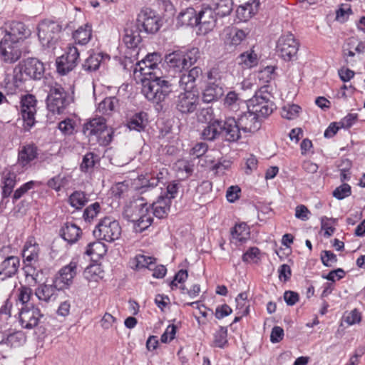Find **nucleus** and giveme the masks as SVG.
<instances>
[{"instance_id":"nucleus-1","label":"nucleus","mask_w":365,"mask_h":365,"mask_svg":"<svg viewBox=\"0 0 365 365\" xmlns=\"http://www.w3.org/2000/svg\"><path fill=\"white\" fill-rule=\"evenodd\" d=\"M161 55L158 52L148 53L133 67L135 78L142 82L141 93L145 98L156 104L165 101L173 92V85L160 69Z\"/></svg>"},{"instance_id":"nucleus-2","label":"nucleus","mask_w":365,"mask_h":365,"mask_svg":"<svg viewBox=\"0 0 365 365\" xmlns=\"http://www.w3.org/2000/svg\"><path fill=\"white\" fill-rule=\"evenodd\" d=\"M200 138L210 142L220 138L228 142H237L240 135L236 120L235 118H227L225 120L211 118L200 132Z\"/></svg>"},{"instance_id":"nucleus-3","label":"nucleus","mask_w":365,"mask_h":365,"mask_svg":"<svg viewBox=\"0 0 365 365\" xmlns=\"http://www.w3.org/2000/svg\"><path fill=\"white\" fill-rule=\"evenodd\" d=\"M122 215L125 220L134 223L137 232L146 230L153 220L150 205L143 197L137 198L125 205Z\"/></svg>"},{"instance_id":"nucleus-4","label":"nucleus","mask_w":365,"mask_h":365,"mask_svg":"<svg viewBox=\"0 0 365 365\" xmlns=\"http://www.w3.org/2000/svg\"><path fill=\"white\" fill-rule=\"evenodd\" d=\"M198 48H182L169 53L165 56L168 68L175 73H182L193 66L200 58Z\"/></svg>"},{"instance_id":"nucleus-5","label":"nucleus","mask_w":365,"mask_h":365,"mask_svg":"<svg viewBox=\"0 0 365 365\" xmlns=\"http://www.w3.org/2000/svg\"><path fill=\"white\" fill-rule=\"evenodd\" d=\"M48 92L46 98L47 108L53 114H61L73 101L71 94L61 85L51 82L46 86Z\"/></svg>"},{"instance_id":"nucleus-6","label":"nucleus","mask_w":365,"mask_h":365,"mask_svg":"<svg viewBox=\"0 0 365 365\" xmlns=\"http://www.w3.org/2000/svg\"><path fill=\"white\" fill-rule=\"evenodd\" d=\"M268 86H262L247 103L248 110L254 112L259 118L269 116L276 108L274 103L271 99L272 96L268 91Z\"/></svg>"},{"instance_id":"nucleus-7","label":"nucleus","mask_w":365,"mask_h":365,"mask_svg":"<svg viewBox=\"0 0 365 365\" xmlns=\"http://www.w3.org/2000/svg\"><path fill=\"white\" fill-rule=\"evenodd\" d=\"M83 132L88 137L96 136L102 145H108L113 139V130L107 126L103 117L94 118L85 123Z\"/></svg>"},{"instance_id":"nucleus-8","label":"nucleus","mask_w":365,"mask_h":365,"mask_svg":"<svg viewBox=\"0 0 365 365\" xmlns=\"http://www.w3.org/2000/svg\"><path fill=\"white\" fill-rule=\"evenodd\" d=\"M121 232L119 222L110 216H106L99 220L93 233L98 240L113 242L120 238Z\"/></svg>"},{"instance_id":"nucleus-9","label":"nucleus","mask_w":365,"mask_h":365,"mask_svg":"<svg viewBox=\"0 0 365 365\" xmlns=\"http://www.w3.org/2000/svg\"><path fill=\"white\" fill-rule=\"evenodd\" d=\"M61 26L55 21L44 20L38 26V37L43 47L54 48L60 36Z\"/></svg>"},{"instance_id":"nucleus-10","label":"nucleus","mask_w":365,"mask_h":365,"mask_svg":"<svg viewBox=\"0 0 365 365\" xmlns=\"http://www.w3.org/2000/svg\"><path fill=\"white\" fill-rule=\"evenodd\" d=\"M160 19L156 12L150 8L141 9L138 14L135 26L147 34L156 33L161 26Z\"/></svg>"},{"instance_id":"nucleus-11","label":"nucleus","mask_w":365,"mask_h":365,"mask_svg":"<svg viewBox=\"0 0 365 365\" xmlns=\"http://www.w3.org/2000/svg\"><path fill=\"white\" fill-rule=\"evenodd\" d=\"M21 56V43L14 41L9 35H4L0 41V57L6 63L17 61Z\"/></svg>"},{"instance_id":"nucleus-12","label":"nucleus","mask_w":365,"mask_h":365,"mask_svg":"<svg viewBox=\"0 0 365 365\" xmlns=\"http://www.w3.org/2000/svg\"><path fill=\"white\" fill-rule=\"evenodd\" d=\"M299 50V43L292 34L282 36L277 42V52L285 61H291L296 59Z\"/></svg>"},{"instance_id":"nucleus-13","label":"nucleus","mask_w":365,"mask_h":365,"mask_svg":"<svg viewBox=\"0 0 365 365\" xmlns=\"http://www.w3.org/2000/svg\"><path fill=\"white\" fill-rule=\"evenodd\" d=\"M79 57L80 52L76 46H68L66 53L56 58L57 72L61 75L68 73L78 65Z\"/></svg>"},{"instance_id":"nucleus-14","label":"nucleus","mask_w":365,"mask_h":365,"mask_svg":"<svg viewBox=\"0 0 365 365\" xmlns=\"http://www.w3.org/2000/svg\"><path fill=\"white\" fill-rule=\"evenodd\" d=\"M219 72L217 68H212L207 73V78L210 81L202 93V101L205 103H211L221 98L224 94V89L220 82L218 77Z\"/></svg>"},{"instance_id":"nucleus-15","label":"nucleus","mask_w":365,"mask_h":365,"mask_svg":"<svg viewBox=\"0 0 365 365\" xmlns=\"http://www.w3.org/2000/svg\"><path fill=\"white\" fill-rule=\"evenodd\" d=\"M36 99L34 96L28 94L21 98V114L25 129H30L35 124Z\"/></svg>"},{"instance_id":"nucleus-16","label":"nucleus","mask_w":365,"mask_h":365,"mask_svg":"<svg viewBox=\"0 0 365 365\" xmlns=\"http://www.w3.org/2000/svg\"><path fill=\"white\" fill-rule=\"evenodd\" d=\"M39 149L33 143L21 145L18 150L17 165L24 170L30 168L38 158Z\"/></svg>"},{"instance_id":"nucleus-17","label":"nucleus","mask_w":365,"mask_h":365,"mask_svg":"<svg viewBox=\"0 0 365 365\" xmlns=\"http://www.w3.org/2000/svg\"><path fill=\"white\" fill-rule=\"evenodd\" d=\"M43 317L40 309L34 304L26 305L20 308L19 321L21 327L24 329H31L36 327Z\"/></svg>"},{"instance_id":"nucleus-18","label":"nucleus","mask_w":365,"mask_h":365,"mask_svg":"<svg viewBox=\"0 0 365 365\" xmlns=\"http://www.w3.org/2000/svg\"><path fill=\"white\" fill-rule=\"evenodd\" d=\"M200 102L197 94L187 91L179 94L176 101V109L183 114L192 113L196 110Z\"/></svg>"},{"instance_id":"nucleus-19","label":"nucleus","mask_w":365,"mask_h":365,"mask_svg":"<svg viewBox=\"0 0 365 365\" xmlns=\"http://www.w3.org/2000/svg\"><path fill=\"white\" fill-rule=\"evenodd\" d=\"M259 117L252 110L242 113L236 120V125L239 131L240 138L241 137L240 130L245 133H255L260 128L261 123Z\"/></svg>"},{"instance_id":"nucleus-20","label":"nucleus","mask_w":365,"mask_h":365,"mask_svg":"<svg viewBox=\"0 0 365 365\" xmlns=\"http://www.w3.org/2000/svg\"><path fill=\"white\" fill-rule=\"evenodd\" d=\"M44 66L36 58H29L20 64V72L31 79L39 80L44 74Z\"/></svg>"},{"instance_id":"nucleus-21","label":"nucleus","mask_w":365,"mask_h":365,"mask_svg":"<svg viewBox=\"0 0 365 365\" xmlns=\"http://www.w3.org/2000/svg\"><path fill=\"white\" fill-rule=\"evenodd\" d=\"M217 22V15L211 6H203L202 9L197 11V26L200 30H203L205 33L212 31Z\"/></svg>"},{"instance_id":"nucleus-22","label":"nucleus","mask_w":365,"mask_h":365,"mask_svg":"<svg viewBox=\"0 0 365 365\" xmlns=\"http://www.w3.org/2000/svg\"><path fill=\"white\" fill-rule=\"evenodd\" d=\"M20 259L17 256L8 255L0 263V279L6 280L14 277L19 272Z\"/></svg>"},{"instance_id":"nucleus-23","label":"nucleus","mask_w":365,"mask_h":365,"mask_svg":"<svg viewBox=\"0 0 365 365\" xmlns=\"http://www.w3.org/2000/svg\"><path fill=\"white\" fill-rule=\"evenodd\" d=\"M202 74L201 68L195 66L187 73H182L179 80L180 87L187 91H192L196 86V81L200 78Z\"/></svg>"},{"instance_id":"nucleus-24","label":"nucleus","mask_w":365,"mask_h":365,"mask_svg":"<svg viewBox=\"0 0 365 365\" xmlns=\"http://www.w3.org/2000/svg\"><path fill=\"white\" fill-rule=\"evenodd\" d=\"M110 56L102 52L89 51L88 57L82 63V69L91 73L97 71L105 61H109Z\"/></svg>"},{"instance_id":"nucleus-25","label":"nucleus","mask_w":365,"mask_h":365,"mask_svg":"<svg viewBox=\"0 0 365 365\" xmlns=\"http://www.w3.org/2000/svg\"><path fill=\"white\" fill-rule=\"evenodd\" d=\"M171 203L172 202L168 197L159 195L156 201L149 204L152 217L155 216L158 219L167 217L170 210Z\"/></svg>"},{"instance_id":"nucleus-26","label":"nucleus","mask_w":365,"mask_h":365,"mask_svg":"<svg viewBox=\"0 0 365 365\" xmlns=\"http://www.w3.org/2000/svg\"><path fill=\"white\" fill-rule=\"evenodd\" d=\"M40 248L34 237H29L26 242L22 251L24 263H37L39 257Z\"/></svg>"},{"instance_id":"nucleus-27","label":"nucleus","mask_w":365,"mask_h":365,"mask_svg":"<svg viewBox=\"0 0 365 365\" xmlns=\"http://www.w3.org/2000/svg\"><path fill=\"white\" fill-rule=\"evenodd\" d=\"M30 30L21 21H13L10 23L9 30L6 31L5 35H9L12 40H17L21 43L24 39L29 36Z\"/></svg>"},{"instance_id":"nucleus-28","label":"nucleus","mask_w":365,"mask_h":365,"mask_svg":"<svg viewBox=\"0 0 365 365\" xmlns=\"http://www.w3.org/2000/svg\"><path fill=\"white\" fill-rule=\"evenodd\" d=\"M81 267L78 265V261L73 259L70 263L59 271L58 280L63 283L65 285H70L73 282V279L78 272L81 270Z\"/></svg>"},{"instance_id":"nucleus-29","label":"nucleus","mask_w":365,"mask_h":365,"mask_svg":"<svg viewBox=\"0 0 365 365\" xmlns=\"http://www.w3.org/2000/svg\"><path fill=\"white\" fill-rule=\"evenodd\" d=\"M247 33L236 27H227L224 29V41L226 45L237 46L245 39Z\"/></svg>"},{"instance_id":"nucleus-30","label":"nucleus","mask_w":365,"mask_h":365,"mask_svg":"<svg viewBox=\"0 0 365 365\" xmlns=\"http://www.w3.org/2000/svg\"><path fill=\"white\" fill-rule=\"evenodd\" d=\"M124 31L125 34L123 38L124 43L128 49H131L135 53V55H138V51L136 48L141 41V36L140 35L141 31L136 26L134 28H126Z\"/></svg>"},{"instance_id":"nucleus-31","label":"nucleus","mask_w":365,"mask_h":365,"mask_svg":"<svg viewBox=\"0 0 365 365\" xmlns=\"http://www.w3.org/2000/svg\"><path fill=\"white\" fill-rule=\"evenodd\" d=\"M260 0H251L240 6L237 10V16L242 21H246L257 13L260 6Z\"/></svg>"},{"instance_id":"nucleus-32","label":"nucleus","mask_w":365,"mask_h":365,"mask_svg":"<svg viewBox=\"0 0 365 365\" xmlns=\"http://www.w3.org/2000/svg\"><path fill=\"white\" fill-rule=\"evenodd\" d=\"M60 234L62 238L70 244L76 242L81 235L79 227L72 222H66L61 227Z\"/></svg>"},{"instance_id":"nucleus-33","label":"nucleus","mask_w":365,"mask_h":365,"mask_svg":"<svg viewBox=\"0 0 365 365\" xmlns=\"http://www.w3.org/2000/svg\"><path fill=\"white\" fill-rule=\"evenodd\" d=\"M3 199L9 197L16 184V174L10 170H4L1 175Z\"/></svg>"},{"instance_id":"nucleus-34","label":"nucleus","mask_w":365,"mask_h":365,"mask_svg":"<svg viewBox=\"0 0 365 365\" xmlns=\"http://www.w3.org/2000/svg\"><path fill=\"white\" fill-rule=\"evenodd\" d=\"M178 21L181 26H197V11L192 7L187 8L179 14Z\"/></svg>"},{"instance_id":"nucleus-35","label":"nucleus","mask_w":365,"mask_h":365,"mask_svg":"<svg viewBox=\"0 0 365 365\" xmlns=\"http://www.w3.org/2000/svg\"><path fill=\"white\" fill-rule=\"evenodd\" d=\"M57 289L53 285L41 284L35 290V294L40 301L49 302L56 299Z\"/></svg>"},{"instance_id":"nucleus-36","label":"nucleus","mask_w":365,"mask_h":365,"mask_svg":"<svg viewBox=\"0 0 365 365\" xmlns=\"http://www.w3.org/2000/svg\"><path fill=\"white\" fill-rule=\"evenodd\" d=\"M232 6V0H214L211 7L217 16L225 17L230 14Z\"/></svg>"},{"instance_id":"nucleus-37","label":"nucleus","mask_w":365,"mask_h":365,"mask_svg":"<svg viewBox=\"0 0 365 365\" xmlns=\"http://www.w3.org/2000/svg\"><path fill=\"white\" fill-rule=\"evenodd\" d=\"M92 36L91 26L86 24L84 26H80L73 34V38L75 42L79 45H86L91 40Z\"/></svg>"},{"instance_id":"nucleus-38","label":"nucleus","mask_w":365,"mask_h":365,"mask_svg":"<svg viewBox=\"0 0 365 365\" xmlns=\"http://www.w3.org/2000/svg\"><path fill=\"white\" fill-rule=\"evenodd\" d=\"M147 114L140 112L133 115L127 123V126L130 130L140 132L144 130L147 124Z\"/></svg>"},{"instance_id":"nucleus-39","label":"nucleus","mask_w":365,"mask_h":365,"mask_svg":"<svg viewBox=\"0 0 365 365\" xmlns=\"http://www.w3.org/2000/svg\"><path fill=\"white\" fill-rule=\"evenodd\" d=\"M232 238L237 242H245L250 237V230L246 223L237 224L231 230Z\"/></svg>"},{"instance_id":"nucleus-40","label":"nucleus","mask_w":365,"mask_h":365,"mask_svg":"<svg viewBox=\"0 0 365 365\" xmlns=\"http://www.w3.org/2000/svg\"><path fill=\"white\" fill-rule=\"evenodd\" d=\"M88 198L86 194L81 190L74 191L68 197L69 205L76 210H81L88 202Z\"/></svg>"},{"instance_id":"nucleus-41","label":"nucleus","mask_w":365,"mask_h":365,"mask_svg":"<svg viewBox=\"0 0 365 365\" xmlns=\"http://www.w3.org/2000/svg\"><path fill=\"white\" fill-rule=\"evenodd\" d=\"M99 156L92 152L87 153L83 158L82 163L80 165V169L83 173L91 172L95 165L99 163Z\"/></svg>"},{"instance_id":"nucleus-42","label":"nucleus","mask_w":365,"mask_h":365,"mask_svg":"<svg viewBox=\"0 0 365 365\" xmlns=\"http://www.w3.org/2000/svg\"><path fill=\"white\" fill-rule=\"evenodd\" d=\"M238 63L244 68H250L257 65V55L253 51H247L241 53L238 58Z\"/></svg>"},{"instance_id":"nucleus-43","label":"nucleus","mask_w":365,"mask_h":365,"mask_svg":"<svg viewBox=\"0 0 365 365\" xmlns=\"http://www.w3.org/2000/svg\"><path fill=\"white\" fill-rule=\"evenodd\" d=\"M155 259L151 257H147L144 255H137L132 261V267L136 269L147 268L152 269L155 266Z\"/></svg>"},{"instance_id":"nucleus-44","label":"nucleus","mask_w":365,"mask_h":365,"mask_svg":"<svg viewBox=\"0 0 365 365\" xmlns=\"http://www.w3.org/2000/svg\"><path fill=\"white\" fill-rule=\"evenodd\" d=\"M25 341V336L21 331H16L8 334L0 341V344H5L9 347H16L21 345Z\"/></svg>"},{"instance_id":"nucleus-45","label":"nucleus","mask_w":365,"mask_h":365,"mask_svg":"<svg viewBox=\"0 0 365 365\" xmlns=\"http://www.w3.org/2000/svg\"><path fill=\"white\" fill-rule=\"evenodd\" d=\"M83 276L88 282H98L103 278V272L100 265L93 264L85 269Z\"/></svg>"},{"instance_id":"nucleus-46","label":"nucleus","mask_w":365,"mask_h":365,"mask_svg":"<svg viewBox=\"0 0 365 365\" xmlns=\"http://www.w3.org/2000/svg\"><path fill=\"white\" fill-rule=\"evenodd\" d=\"M106 252L105 245L99 241L91 242L87 245L85 253L88 255L96 258H99L105 255Z\"/></svg>"},{"instance_id":"nucleus-47","label":"nucleus","mask_w":365,"mask_h":365,"mask_svg":"<svg viewBox=\"0 0 365 365\" xmlns=\"http://www.w3.org/2000/svg\"><path fill=\"white\" fill-rule=\"evenodd\" d=\"M241 103H243V101L235 91L228 92L224 99V105L233 111L237 110Z\"/></svg>"},{"instance_id":"nucleus-48","label":"nucleus","mask_w":365,"mask_h":365,"mask_svg":"<svg viewBox=\"0 0 365 365\" xmlns=\"http://www.w3.org/2000/svg\"><path fill=\"white\" fill-rule=\"evenodd\" d=\"M118 105V100L116 97H108L98 104V109L102 114H109L115 110Z\"/></svg>"},{"instance_id":"nucleus-49","label":"nucleus","mask_w":365,"mask_h":365,"mask_svg":"<svg viewBox=\"0 0 365 365\" xmlns=\"http://www.w3.org/2000/svg\"><path fill=\"white\" fill-rule=\"evenodd\" d=\"M101 207L99 202H96L88 205L83 211V219L86 222H91L101 212Z\"/></svg>"},{"instance_id":"nucleus-50","label":"nucleus","mask_w":365,"mask_h":365,"mask_svg":"<svg viewBox=\"0 0 365 365\" xmlns=\"http://www.w3.org/2000/svg\"><path fill=\"white\" fill-rule=\"evenodd\" d=\"M227 344V328L225 327H220L219 329L214 334V340L212 346L224 348Z\"/></svg>"},{"instance_id":"nucleus-51","label":"nucleus","mask_w":365,"mask_h":365,"mask_svg":"<svg viewBox=\"0 0 365 365\" xmlns=\"http://www.w3.org/2000/svg\"><path fill=\"white\" fill-rule=\"evenodd\" d=\"M275 67L267 66L259 71L258 78L262 83H267L275 78Z\"/></svg>"},{"instance_id":"nucleus-52","label":"nucleus","mask_w":365,"mask_h":365,"mask_svg":"<svg viewBox=\"0 0 365 365\" xmlns=\"http://www.w3.org/2000/svg\"><path fill=\"white\" fill-rule=\"evenodd\" d=\"M18 300L21 303V307L32 304L30 299L33 295L32 289L26 286H22L18 289Z\"/></svg>"},{"instance_id":"nucleus-53","label":"nucleus","mask_w":365,"mask_h":365,"mask_svg":"<svg viewBox=\"0 0 365 365\" xmlns=\"http://www.w3.org/2000/svg\"><path fill=\"white\" fill-rule=\"evenodd\" d=\"M260 250L257 247H250L242 257L244 262H257L260 259Z\"/></svg>"},{"instance_id":"nucleus-54","label":"nucleus","mask_w":365,"mask_h":365,"mask_svg":"<svg viewBox=\"0 0 365 365\" xmlns=\"http://www.w3.org/2000/svg\"><path fill=\"white\" fill-rule=\"evenodd\" d=\"M36 263H24V271L26 277H31V279L37 282L38 281L39 275L42 273L41 269H38L35 264Z\"/></svg>"},{"instance_id":"nucleus-55","label":"nucleus","mask_w":365,"mask_h":365,"mask_svg":"<svg viewBox=\"0 0 365 365\" xmlns=\"http://www.w3.org/2000/svg\"><path fill=\"white\" fill-rule=\"evenodd\" d=\"M36 184L35 181L31 180L23 184L20 187L16 189L12 195V201L14 204L18 200H19L24 195H25L29 190L33 189Z\"/></svg>"},{"instance_id":"nucleus-56","label":"nucleus","mask_w":365,"mask_h":365,"mask_svg":"<svg viewBox=\"0 0 365 365\" xmlns=\"http://www.w3.org/2000/svg\"><path fill=\"white\" fill-rule=\"evenodd\" d=\"M301 110L300 106L296 104L287 105L282 108V116L289 120L295 118Z\"/></svg>"},{"instance_id":"nucleus-57","label":"nucleus","mask_w":365,"mask_h":365,"mask_svg":"<svg viewBox=\"0 0 365 365\" xmlns=\"http://www.w3.org/2000/svg\"><path fill=\"white\" fill-rule=\"evenodd\" d=\"M351 195V186L347 183H343L333 191V196L337 200H343Z\"/></svg>"},{"instance_id":"nucleus-58","label":"nucleus","mask_w":365,"mask_h":365,"mask_svg":"<svg viewBox=\"0 0 365 365\" xmlns=\"http://www.w3.org/2000/svg\"><path fill=\"white\" fill-rule=\"evenodd\" d=\"M179 183L177 181H172L167 185L166 191L162 192L160 196L163 197H168L170 201L175 198L178 192Z\"/></svg>"},{"instance_id":"nucleus-59","label":"nucleus","mask_w":365,"mask_h":365,"mask_svg":"<svg viewBox=\"0 0 365 365\" xmlns=\"http://www.w3.org/2000/svg\"><path fill=\"white\" fill-rule=\"evenodd\" d=\"M321 260L325 267H332L336 263L337 257L332 252L324 250L321 254Z\"/></svg>"},{"instance_id":"nucleus-60","label":"nucleus","mask_w":365,"mask_h":365,"mask_svg":"<svg viewBox=\"0 0 365 365\" xmlns=\"http://www.w3.org/2000/svg\"><path fill=\"white\" fill-rule=\"evenodd\" d=\"M188 274L187 270L180 269L175 275L173 280L170 282V287L171 289H175L178 287V283H183L187 279Z\"/></svg>"},{"instance_id":"nucleus-61","label":"nucleus","mask_w":365,"mask_h":365,"mask_svg":"<svg viewBox=\"0 0 365 365\" xmlns=\"http://www.w3.org/2000/svg\"><path fill=\"white\" fill-rule=\"evenodd\" d=\"M231 164L230 160H220L212 165V170L215 171L216 174L222 175L230 168Z\"/></svg>"},{"instance_id":"nucleus-62","label":"nucleus","mask_w":365,"mask_h":365,"mask_svg":"<svg viewBox=\"0 0 365 365\" xmlns=\"http://www.w3.org/2000/svg\"><path fill=\"white\" fill-rule=\"evenodd\" d=\"M177 327L174 324L168 325L164 333L162 334L160 340L163 343H168L172 341L176 334Z\"/></svg>"},{"instance_id":"nucleus-63","label":"nucleus","mask_w":365,"mask_h":365,"mask_svg":"<svg viewBox=\"0 0 365 365\" xmlns=\"http://www.w3.org/2000/svg\"><path fill=\"white\" fill-rule=\"evenodd\" d=\"M208 145L207 143L200 142L195 144L191 150V155H195L196 158L202 156L207 151Z\"/></svg>"},{"instance_id":"nucleus-64","label":"nucleus","mask_w":365,"mask_h":365,"mask_svg":"<svg viewBox=\"0 0 365 365\" xmlns=\"http://www.w3.org/2000/svg\"><path fill=\"white\" fill-rule=\"evenodd\" d=\"M358 115L356 113H349L341 120L339 124L341 128H349L357 120Z\"/></svg>"}]
</instances>
